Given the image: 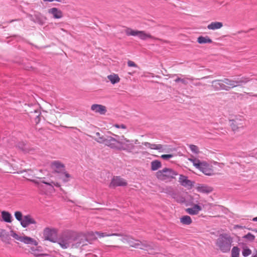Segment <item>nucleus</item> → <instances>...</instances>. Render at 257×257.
Returning <instances> with one entry per match:
<instances>
[{"instance_id":"20e7f679","label":"nucleus","mask_w":257,"mask_h":257,"mask_svg":"<svg viewBox=\"0 0 257 257\" xmlns=\"http://www.w3.org/2000/svg\"><path fill=\"white\" fill-rule=\"evenodd\" d=\"M177 173L172 169L164 168L156 173L157 178L161 181H168L175 178Z\"/></svg>"},{"instance_id":"f8f14e48","label":"nucleus","mask_w":257,"mask_h":257,"mask_svg":"<svg viewBox=\"0 0 257 257\" xmlns=\"http://www.w3.org/2000/svg\"><path fill=\"white\" fill-rule=\"evenodd\" d=\"M198 169L206 175L210 176L213 174V170L210 165L205 162H202Z\"/></svg>"},{"instance_id":"473e14b6","label":"nucleus","mask_w":257,"mask_h":257,"mask_svg":"<svg viewBox=\"0 0 257 257\" xmlns=\"http://www.w3.org/2000/svg\"><path fill=\"white\" fill-rule=\"evenodd\" d=\"M11 236L13 237L15 239L21 241L23 236L19 235V234L16 233L15 231H14L13 230H11L10 231V237Z\"/></svg>"},{"instance_id":"ddd939ff","label":"nucleus","mask_w":257,"mask_h":257,"mask_svg":"<svg viewBox=\"0 0 257 257\" xmlns=\"http://www.w3.org/2000/svg\"><path fill=\"white\" fill-rule=\"evenodd\" d=\"M52 169L56 172L60 174L64 172L65 166L63 164L58 161H54L51 163V165Z\"/></svg>"},{"instance_id":"9d476101","label":"nucleus","mask_w":257,"mask_h":257,"mask_svg":"<svg viewBox=\"0 0 257 257\" xmlns=\"http://www.w3.org/2000/svg\"><path fill=\"white\" fill-rule=\"evenodd\" d=\"M127 185V182L125 180L119 176L114 177L110 184V187H115L117 186H125Z\"/></svg>"},{"instance_id":"a19ab883","label":"nucleus","mask_w":257,"mask_h":257,"mask_svg":"<svg viewBox=\"0 0 257 257\" xmlns=\"http://www.w3.org/2000/svg\"><path fill=\"white\" fill-rule=\"evenodd\" d=\"M245 238L249 240H252L254 239V236L250 233H248L245 235Z\"/></svg>"},{"instance_id":"f704fd0d","label":"nucleus","mask_w":257,"mask_h":257,"mask_svg":"<svg viewBox=\"0 0 257 257\" xmlns=\"http://www.w3.org/2000/svg\"><path fill=\"white\" fill-rule=\"evenodd\" d=\"M42 183L43 184H46L47 185H48L49 187V189L50 190H52L53 188V185L57 187H60V185L58 183H55L53 182H52L51 183H47L45 182H42Z\"/></svg>"},{"instance_id":"9b49d317","label":"nucleus","mask_w":257,"mask_h":257,"mask_svg":"<svg viewBox=\"0 0 257 257\" xmlns=\"http://www.w3.org/2000/svg\"><path fill=\"white\" fill-rule=\"evenodd\" d=\"M179 182H180V184L182 186L186 188H188V189L192 188L194 184V182H192V181L188 179L187 176L183 175H180L179 178Z\"/></svg>"},{"instance_id":"dca6fc26","label":"nucleus","mask_w":257,"mask_h":257,"mask_svg":"<svg viewBox=\"0 0 257 257\" xmlns=\"http://www.w3.org/2000/svg\"><path fill=\"white\" fill-rule=\"evenodd\" d=\"M36 221L34 219L29 215H25L23 217V219L21 223L23 227H27L32 224H36Z\"/></svg>"},{"instance_id":"79ce46f5","label":"nucleus","mask_w":257,"mask_h":257,"mask_svg":"<svg viewBox=\"0 0 257 257\" xmlns=\"http://www.w3.org/2000/svg\"><path fill=\"white\" fill-rule=\"evenodd\" d=\"M127 65L129 67H137V64L133 61L129 60L127 62Z\"/></svg>"},{"instance_id":"58836bf2","label":"nucleus","mask_w":257,"mask_h":257,"mask_svg":"<svg viewBox=\"0 0 257 257\" xmlns=\"http://www.w3.org/2000/svg\"><path fill=\"white\" fill-rule=\"evenodd\" d=\"M173 156L172 154H164L161 155V157L164 160H168L169 159L172 158Z\"/></svg>"},{"instance_id":"603ef678","label":"nucleus","mask_w":257,"mask_h":257,"mask_svg":"<svg viewBox=\"0 0 257 257\" xmlns=\"http://www.w3.org/2000/svg\"><path fill=\"white\" fill-rule=\"evenodd\" d=\"M252 221H257V217H254V218L252 219Z\"/></svg>"},{"instance_id":"8fccbe9b","label":"nucleus","mask_w":257,"mask_h":257,"mask_svg":"<svg viewBox=\"0 0 257 257\" xmlns=\"http://www.w3.org/2000/svg\"><path fill=\"white\" fill-rule=\"evenodd\" d=\"M32 251H34L33 253H34L35 255H39H39H40V256L42 255V254H37V253L36 252V250H33V248H32Z\"/></svg>"},{"instance_id":"49530a36","label":"nucleus","mask_w":257,"mask_h":257,"mask_svg":"<svg viewBox=\"0 0 257 257\" xmlns=\"http://www.w3.org/2000/svg\"><path fill=\"white\" fill-rule=\"evenodd\" d=\"M43 1H44V2H53V1H56V2H63L62 0H43Z\"/></svg>"},{"instance_id":"bb28decb","label":"nucleus","mask_w":257,"mask_h":257,"mask_svg":"<svg viewBox=\"0 0 257 257\" xmlns=\"http://www.w3.org/2000/svg\"><path fill=\"white\" fill-rule=\"evenodd\" d=\"M2 218H3V220L5 221V222H11L12 216L10 214V213H9V212L4 211L2 212Z\"/></svg>"},{"instance_id":"f3484780","label":"nucleus","mask_w":257,"mask_h":257,"mask_svg":"<svg viewBox=\"0 0 257 257\" xmlns=\"http://www.w3.org/2000/svg\"><path fill=\"white\" fill-rule=\"evenodd\" d=\"M230 125L233 131L235 132L238 129L241 128L243 127V121H240L237 119H232L230 120Z\"/></svg>"},{"instance_id":"f03ea898","label":"nucleus","mask_w":257,"mask_h":257,"mask_svg":"<svg viewBox=\"0 0 257 257\" xmlns=\"http://www.w3.org/2000/svg\"><path fill=\"white\" fill-rule=\"evenodd\" d=\"M95 135L97 138L94 139L97 142L100 144H104L105 145L111 149L117 150L118 138H114L111 136L101 135L98 132L96 133Z\"/></svg>"},{"instance_id":"37998d69","label":"nucleus","mask_w":257,"mask_h":257,"mask_svg":"<svg viewBox=\"0 0 257 257\" xmlns=\"http://www.w3.org/2000/svg\"><path fill=\"white\" fill-rule=\"evenodd\" d=\"M114 126L117 128L125 129L126 128V126L123 124H115L114 125Z\"/></svg>"},{"instance_id":"6ab92c4d","label":"nucleus","mask_w":257,"mask_h":257,"mask_svg":"<svg viewBox=\"0 0 257 257\" xmlns=\"http://www.w3.org/2000/svg\"><path fill=\"white\" fill-rule=\"evenodd\" d=\"M48 13L52 15L55 19H61L63 17L62 12L56 8L48 10Z\"/></svg>"},{"instance_id":"ea45409f","label":"nucleus","mask_w":257,"mask_h":257,"mask_svg":"<svg viewBox=\"0 0 257 257\" xmlns=\"http://www.w3.org/2000/svg\"><path fill=\"white\" fill-rule=\"evenodd\" d=\"M18 147L20 149L24 151H26V150L27 149L26 148V145L24 144V143L23 142L19 143V144L18 145Z\"/></svg>"},{"instance_id":"a878e982","label":"nucleus","mask_w":257,"mask_h":257,"mask_svg":"<svg viewBox=\"0 0 257 257\" xmlns=\"http://www.w3.org/2000/svg\"><path fill=\"white\" fill-rule=\"evenodd\" d=\"M107 78L112 84L118 83L120 80V78L117 74L109 75L107 76Z\"/></svg>"},{"instance_id":"4468645a","label":"nucleus","mask_w":257,"mask_h":257,"mask_svg":"<svg viewBox=\"0 0 257 257\" xmlns=\"http://www.w3.org/2000/svg\"><path fill=\"white\" fill-rule=\"evenodd\" d=\"M212 87L215 90H226L227 89L226 85L222 82V79L213 80L212 81Z\"/></svg>"},{"instance_id":"39448f33","label":"nucleus","mask_w":257,"mask_h":257,"mask_svg":"<svg viewBox=\"0 0 257 257\" xmlns=\"http://www.w3.org/2000/svg\"><path fill=\"white\" fill-rule=\"evenodd\" d=\"M249 81L247 78L242 77L238 78L236 80L230 79L229 78H224L222 79V82L226 85L227 89L226 91H228L230 89L234 87L241 85L242 84H245Z\"/></svg>"},{"instance_id":"e433bc0d","label":"nucleus","mask_w":257,"mask_h":257,"mask_svg":"<svg viewBox=\"0 0 257 257\" xmlns=\"http://www.w3.org/2000/svg\"><path fill=\"white\" fill-rule=\"evenodd\" d=\"M188 213L191 215H200L199 211L201 210H186Z\"/></svg>"},{"instance_id":"09e8293b","label":"nucleus","mask_w":257,"mask_h":257,"mask_svg":"<svg viewBox=\"0 0 257 257\" xmlns=\"http://www.w3.org/2000/svg\"><path fill=\"white\" fill-rule=\"evenodd\" d=\"M196 86H200V85H205V84H202L201 82H198L194 84Z\"/></svg>"},{"instance_id":"a18cd8bd","label":"nucleus","mask_w":257,"mask_h":257,"mask_svg":"<svg viewBox=\"0 0 257 257\" xmlns=\"http://www.w3.org/2000/svg\"><path fill=\"white\" fill-rule=\"evenodd\" d=\"M142 145H144L145 146L148 147L150 148L151 144L148 142H144L142 143Z\"/></svg>"},{"instance_id":"412c9836","label":"nucleus","mask_w":257,"mask_h":257,"mask_svg":"<svg viewBox=\"0 0 257 257\" xmlns=\"http://www.w3.org/2000/svg\"><path fill=\"white\" fill-rule=\"evenodd\" d=\"M197 190L202 193H209L212 191L211 187L206 185H200L197 187Z\"/></svg>"},{"instance_id":"2eb2a0df","label":"nucleus","mask_w":257,"mask_h":257,"mask_svg":"<svg viewBox=\"0 0 257 257\" xmlns=\"http://www.w3.org/2000/svg\"><path fill=\"white\" fill-rule=\"evenodd\" d=\"M91 109L100 114H104L106 112V107L101 104H94L91 105Z\"/></svg>"},{"instance_id":"864d4df0","label":"nucleus","mask_w":257,"mask_h":257,"mask_svg":"<svg viewBox=\"0 0 257 257\" xmlns=\"http://www.w3.org/2000/svg\"><path fill=\"white\" fill-rule=\"evenodd\" d=\"M250 96H254L253 95L252 93H248Z\"/></svg>"},{"instance_id":"cd10ccee","label":"nucleus","mask_w":257,"mask_h":257,"mask_svg":"<svg viewBox=\"0 0 257 257\" xmlns=\"http://www.w3.org/2000/svg\"><path fill=\"white\" fill-rule=\"evenodd\" d=\"M71 177L70 175L65 172V170L60 174V179H61L64 182H67L69 181Z\"/></svg>"},{"instance_id":"c9c22d12","label":"nucleus","mask_w":257,"mask_h":257,"mask_svg":"<svg viewBox=\"0 0 257 257\" xmlns=\"http://www.w3.org/2000/svg\"><path fill=\"white\" fill-rule=\"evenodd\" d=\"M190 150L195 154H198L199 153V149L197 146L194 145H190L189 146Z\"/></svg>"},{"instance_id":"7ed1b4c3","label":"nucleus","mask_w":257,"mask_h":257,"mask_svg":"<svg viewBox=\"0 0 257 257\" xmlns=\"http://www.w3.org/2000/svg\"><path fill=\"white\" fill-rule=\"evenodd\" d=\"M232 238L226 234L220 235L216 241V245L223 252L230 250Z\"/></svg>"},{"instance_id":"2f4dec72","label":"nucleus","mask_w":257,"mask_h":257,"mask_svg":"<svg viewBox=\"0 0 257 257\" xmlns=\"http://www.w3.org/2000/svg\"><path fill=\"white\" fill-rule=\"evenodd\" d=\"M187 79L190 80H193L194 79V78L191 77V78H177L175 80V81L176 82H181L183 84L186 85L188 83Z\"/></svg>"},{"instance_id":"4d7b16f0","label":"nucleus","mask_w":257,"mask_h":257,"mask_svg":"<svg viewBox=\"0 0 257 257\" xmlns=\"http://www.w3.org/2000/svg\"><path fill=\"white\" fill-rule=\"evenodd\" d=\"M207 77H203L202 78H203H203H207Z\"/></svg>"},{"instance_id":"a211bd4d","label":"nucleus","mask_w":257,"mask_h":257,"mask_svg":"<svg viewBox=\"0 0 257 257\" xmlns=\"http://www.w3.org/2000/svg\"><path fill=\"white\" fill-rule=\"evenodd\" d=\"M190 197L187 192H184L182 194L180 193H176L174 195L173 198L175 200L181 203H185L186 199Z\"/></svg>"},{"instance_id":"5fc2aeb1","label":"nucleus","mask_w":257,"mask_h":257,"mask_svg":"<svg viewBox=\"0 0 257 257\" xmlns=\"http://www.w3.org/2000/svg\"><path fill=\"white\" fill-rule=\"evenodd\" d=\"M216 206H217V205H213V206H211V207H215Z\"/></svg>"},{"instance_id":"f257e3e1","label":"nucleus","mask_w":257,"mask_h":257,"mask_svg":"<svg viewBox=\"0 0 257 257\" xmlns=\"http://www.w3.org/2000/svg\"><path fill=\"white\" fill-rule=\"evenodd\" d=\"M96 235L99 237H103L110 236H122L121 241L127 243L132 247L139 248L142 249L148 250L151 248V245L147 243H142L139 240H135L128 235H122L120 233H107L96 231L88 232L87 235L82 233H76L72 232H67L62 234L57 238V242L61 248L66 249L69 247L78 248L87 245L88 239H96Z\"/></svg>"},{"instance_id":"b1692460","label":"nucleus","mask_w":257,"mask_h":257,"mask_svg":"<svg viewBox=\"0 0 257 257\" xmlns=\"http://www.w3.org/2000/svg\"><path fill=\"white\" fill-rule=\"evenodd\" d=\"M151 170L152 171L157 170L161 167V163L158 160L153 161L151 163Z\"/></svg>"},{"instance_id":"393cba45","label":"nucleus","mask_w":257,"mask_h":257,"mask_svg":"<svg viewBox=\"0 0 257 257\" xmlns=\"http://www.w3.org/2000/svg\"><path fill=\"white\" fill-rule=\"evenodd\" d=\"M180 222L184 225H189L192 223V219L190 216L185 215L180 218Z\"/></svg>"},{"instance_id":"7c9ffc66","label":"nucleus","mask_w":257,"mask_h":257,"mask_svg":"<svg viewBox=\"0 0 257 257\" xmlns=\"http://www.w3.org/2000/svg\"><path fill=\"white\" fill-rule=\"evenodd\" d=\"M239 249L238 247L234 246L231 250V257H238Z\"/></svg>"},{"instance_id":"72a5a7b5","label":"nucleus","mask_w":257,"mask_h":257,"mask_svg":"<svg viewBox=\"0 0 257 257\" xmlns=\"http://www.w3.org/2000/svg\"><path fill=\"white\" fill-rule=\"evenodd\" d=\"M15 215L16 218L18 220L20 221V222L21 223L23 219V217H24V216H23L22 213L19 211H17L15 212Z\"/></svg>"},{"instance_id":"4c0bfd02","label":"nucleus","mask_w":257,"mask_h":257,"mask_svg":"<svg viewBox=\"0 0 257 257\" xmlns=\"http://www.w3.org/2000/svg\"><path fill=\"white\" fill-rule=\"evenodd\" d=\"M251 253V250L249 248H244L242 251V255L244 256H247L250 254Z\"/></svg>"},{"instance_id":"1a4fd4ad","label":"nucleus","mask_w":257,"mask_h":257,"mask_svg":"<svg viewBox=\"0 0 257 257\" xmlns=\"http://www.w3.org/2000/svg\"><path fill=\"white\" fill-rule=\"evenodd\" d=\"M0 240L5 244H11V238L10 237V231L1 228Z\"/></svg>"},{"instance_id":"c03bdc74","label":"nucleus","mask_w":257,"mask_h":257,"mask_svg":"<svg viewBox=\"0 0 257 257\" xmlns=\"http://www.w3.org/2000/svg\"><path fill=\"white\" fill-rule=\"evenodd\" d=\"M34 112L35 113H38V115L36 116V123H38L40 121V118H39V115H40V113H39V111L38 110H35L34 111Z\"/></svg>"},{"instance_id":"423d86ee","label":"nucleus","mask_w":257,"mask_h":257,"mask_svg":"<svg viewBox=\"0 0 257 257\" xmlns=\"http://www.w3.org/2000/svg\"><path fill=\"white\" fill-rule=\"evenodd\" d=\"M113 135L115 138H118L117 150L131 151L134 148V145L132 143V141L125 138L123 136H119L115 134H113Z\"/></svg>"},{"instance_id":"6e6552de","label":"nucleus","mask_w":257,"mask_h":257,"mask_svg":"<svg viewBox=\"0 0 257 257\" xmlns=\"http://www.w3.org/2000/svg\"><path fill=\"white\" fill-rule=\"evenodd\" d=\"M44 235L47 240L56 242L57 237H56V231L55 229L46 228L44 230Z\"/></svg>"},{"instance_id":"3c124183","label":"nucleus","mask_w":257,"mask_h":257,"mask_svg":"<svg viewBox=\"0 0 257 257\" xmlns=\"http://www.w3.org/2000/svg\"><path fill=\"white\" fill-rule=\"evenodd\" d=\"M241 227H241V226L237 225H235V226H234V227H233V228H234V229H236V228H241Z\"/></svg>"},{"instance_id":"c85d7f7f","label":"nucleus","mask_w":257,"mask_h":257,"mask_svg":"<svg viewBox=\"0 0 257 257\" xmlns=\"http://www.w3.org/2000/svg\"><path fill=\"white\" fill-rule=\"evenodd\" d=\"M188 160L192 163L194 166H195L197 169H198V167H199V165L202 162L199 160L194 158V157L189 158Z\"/></svg>"},{"instance_id":"de8ad7c7","label":"nucleus","mask_w":257,"mask_h":257,"mask_svg":"<svg viewBox=\"0 0 257 257\" xmlns=\"http://www.w3.org/2000/svg\"><path fill=\"white\" fill-rule=\"evenodd\" d=\"M188 209H190L189 208ZM192 209H201V207L198 205H195L193 207V208H192Z\"/></svg>"},{"instance_id":"0eeeda50","label":"nucleus","mask_w":257,"mask_h":257,"mask_svg":"<svg viewBox=\"0 0 257 257\" xmlns=\"http://www.w3.org/2000/svg\"><path fill=\"white\" fill-rule=\"evenodd\" d=\"M124 32L127 36H137L142 40H146L148 38H153L150 34L146 33L145 31L135 30L130 28H126Z\"/></svg>"},{"instance_id":"5701e85b","label":"nucleus","mask_w":257,"mask_h":257,"mask_svg":"<svg viewBox=\"0 0 257 257\" xmlns=\"http://www.w3.org/2000/svg\"><path fill=\"white\" fill-rule=\"evenodd\" d=\"M197 42L199 44L211 43L212 41L208 36H200L197 39Z\"/></svg>"},{"instance_id":"4be33fe9","label":"nucleus","mask_w":257,"mask_h":257,"mask_svg":"<svg viewBox=\"0 0 257 257\" xmlns=\"http://www.w3.org/2000/svg\"><path fill=\"white\" fill-rule=\"evenodd\" d=\"M21 241L26 244L34 245L36 246L37 245V242L35 240L28 236H22Z\"/></svg>"},{"instance_id":"aec40b11","label":"nucleus","mask_w":257,"mask_h":257,"mask_svg":"<svg viewBox=\"0 0 257 257\" xmlns=\"http://www.w3.org/2000/svg\"><path fill=\"white\" fill-rule=\"evenodd\" d=\"M223 27V23L219 22H213L207 26L209 30H215L219 29Z\"/></svg>"},{"instance_id":"6e6d98bb","label":"nucleus","mask_w":257,"mask_h":257,"mask_svg":"<svg viewBox=\"0 0 257 257\" xmlns=\"http://www.w3.org/2000/svg\"><path fill=\"white\" fill-rule=\"evenodd\" d=\"M253 96H255V97H257V94L253 95Z\"/></svg>"},{"instance_id":"c756f323","label":"nucleus","mask_w":257,"mask_h":257,"mask_svg":"<svg viewBox=\"0 0 257 257\" xmlns=\"http://www.w3.org/2000/svg\"><path fill=\"white\" fill-rule=\"evenodd\" d=\"M150 149L158 150L161 152L163 151V146L160 144H151Z\"/></svg>"}]
</instances>
